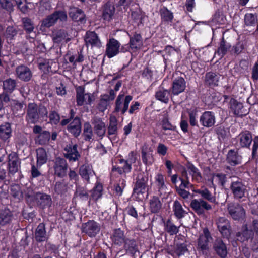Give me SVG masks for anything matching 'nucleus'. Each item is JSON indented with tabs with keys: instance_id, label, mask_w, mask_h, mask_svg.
I'll list each match as a JSON object with an SVG mask.
<instances>
[{
	"instance_id": "34",
	"label": "nucleus",
	"mask_w": 258,
	"mask_h": 258,
	"mask_svg": "<svg viewBox=\"0 0 258 258\" xmlns=\"http://www.w3.org/2000/svg\"><path fill=\"white\" fill-rule=\"evenodd\" d=\"M149 210L152 213H158L161 211L162 207V203L160 198L154 196L150 199L149 202Z\"/></svg>"
},
{
	"instance_id": "55",
	"label": "nucleus",
	"mask_w": 258,
	"mask_h": 258,
	"mask_svg": "<svg viewBox=\"0 0 258 258\" xmlns=\"http://www.w3.org/2000/svg\"><path fill=\"white\" fill-rule=\"evenodd\" d=\"M83 136L86 141H90L92 139V127L89 122H86L83 125Z\"/></svg>"
},
{
	"instance_id": "58",
	"label": "nucleus",
	"mask_w": 258,
	"mask_h": 258,
	"mask_svg": "<svg viewBox=\"0 0 258 258\" xmlns=\"http://www.w3.org/2000/svg\"><path fill=\"white\" fill-rule=\"evenodd\" d=\"M125 186V180L124 179H119L118 183L114 185L115 196L118 197L121 196Z\"/></svg>"
},
{
	"instance_id": "5",
	"label": "nucleus",
	"mask_w": 258,
	"mask_h": 258,
	"mask_svg": "<svg viewBox=\"0 0 258 258\" xmlns=\"http://www.w3.org/2000/svg\"><path fill=\"white\" fill-rule=\"evenodd\" d=\"M213 238L208 228L203 229V233L199 235L197 239V249L199 252L207 256L210 250V241Z\"/></svg>"
},
{
	"instance_id": "36",
	"label": "nucleus",
	"mask_w": 258,
	"mask_h": 258,
	"mask_svg": "<svg viewBox=\"0 0 258 258\" xmlns=\"http://www.w3.org/2000/svg\"><path fill=\"white\" fill-rule=\"evenodd\" d=\"M172 209L174 215L177 219H181L187 214V212L183 208L181 203L177 200L173 202Z\"/></svg>"
},
{
	"instance_id": "31",
	"label": "nucleus",
	"mask_w": 258,
	"mask_h": 258,
	"mask_svg": "<svg viewBox=\"0 0 258 258\" xmlns=\"http://www.w3.org/2000/svg\"><path fill=\"white\" fill-rule=\"evenodd\" d=\"M115 10L114 6L111 2H106L102 7V17L103 20L109 21L112 19Z\"/></svg>"
},
{
	"instance_id": "22",
	"label": "nucleus",
	"mask_w": 258,
	"mask_h": 258,
	"mask_svg": "<svg viewBox=\"0 0 258 258\" xmlns=\"http://www.w3.org/2000/svg\"><path fill=\"white\" fill-rule=\"evenodd\" d=\"M85 41L87 45H90L92 47L100 48L102 46L101 41L95 31H87Z\"/></svg>"
},
{
	"instance_id": "56",
	"label": "nucleus",
	"mask_w": 258,
	"mask_h": 258,
	"mask_svg": "<svg viewBox=\"0 0 258 258\" xmlns=\"http://www.w3.org/2000/svg\"><path fill=\"white\" fill-rule=\"evenodd\" d=\"M12 219V213L8 209H5L0 213V225L4 226L9 223Z\"/></svg>"
},
{
	"instance_id": "20",
	"label": "nucleus",
	"mask_w": 258,
	"mask_h": 258,
	"mask_svg": "<svg viewBox=\"0 0 258 258\" xmlns=\"http://www.w3.org/2000/svg\"><path fill=\"white\" fill-rule=\"evenodd\" d=\"M236 139L240 147L249 148L252 141V134L249 131L242 132L237 136Z\"/></svg>"
},
{
	"instance_id": "29",
	"label": "nucleus",
	"mask_w": 258,
	"mask_h": 258,
	"mask_svg": "<svg viewBox=\"0 0 258 258\" xmlns=\"http://www.w3.org/2000/svg\"><path fill=\"white\" fill-rule=\"evenodd\" d=\"M253 234V231L249 229L247 224H245L242 226L241 231L236 233V236L238 240L244 242L250 239Z\"/></svg>"
},
{
	"instance_id": "53",
	"label": "nucleus",
	"mask_w": 258,
	"mask_h": 258,
	"mask_svg": "<svg viewBox=\"0 0 258 258\" xmlns=\"http://www.w3.org/2000/svg\"><path fill=\"white\" fill-rule=\"evenodd\" d=\"M251 160H254L258 168V136H256L253 139V144L252 147Z\"/></svg>"
},
{
	"instance_id": "38",
	"label": "nucleus",
	"mask_w": 258,
	"mask_h": 258,
	"mask_svg": "<svg viewBox=\"0 0 258 258\" xmlns=\"http://www.w3.org/2000/svg\"><path fill=\"white\" fill-rule=\"evenodd\" d=\"M230 109L234 115L242 117L244 115L242 111V109L243 108L242 103L238 102L237 100L234 98H231L230 101Z\"/></svg>"
},
{
	"instance_id": "60",
	"label": "nucleus",
	"mask_w": 258,
	"mask_h": 258,
	"mask_svg": "<svg viewBox=\"0 0 258 258\" xmlns=\"http://www.w3.org/2000/svg\"><path fill=\"white\" fill-rule=\"evenodd\" d=\"M22 21L23 25V28L26 33L30 34L34 30V27L31 20L28 17H25L22 18Z\"/></svg>"
},
{
	"instance_id": "8",
	"label": "nucleus",
	"mask_w": 258,
	"mask_h": 258,
	"mask_svg": "<svg viewBox=\"0 0 258 258\" xmlns=\"http://www.w3.org/2000/svg\"><path fill=\"white\" fill-rule=\"evenodd\" d=\"M133 98L131 95H128L124 97L123 94H119L115 100L113 112L117 113L120 112L121 114L124 115L128 109L129 104Z\"/></svg>"
},
{
	"instance_id": "16",
	"label": "nucleus",
	"mask_w": 258,
	"mask_h": 258,
	"mask_svg": "<svg viewBox=\"0 0 258 258\" xmlns=\"http://www.w3.org/2000/svg\"><path fill=\"white\" fill-rule=\"evenodd\" d=\"M186 81L184 78L181 76L175 78L172 81L170 90L171 95L177 96L180 93L184 92L186 86Z\"/></svg>"
},
{
	"instance_id": "52",
	"label": "nucleus",
	"mask_w": 258,
	"mask_h": 258,
	"mask_svg": "<svg viewBox=\"0 0 258 258\" xmlns=\"http://www.w3.org/2000/svg\"><path fill=\"white\" fill-rule=\"evenodd\" d=\"M165 180L164 176L161 173H158L155 176V181L158 191L165 190L167 189Z\"/></svg>"
},
{
	"instance_id": "14",
	"label": "nucleus",
	"mask_w": 258,
	"mask_h": 258,
	"mask_svg": "<svg viewBox=\"0 0 258 258\" xmlns=\"http://www.w3.org/2000/svg\"><path fill=\"white\" fill-rule=\"evenodd\" d=\"M217 228L223 238L229 239L232 232L230 221L225 217H220L217 222Z\"/></svg>"
},
{
	"instance_id": "6",
	"label": "nucleus",
	"mask_w": 258,
	"mask_h": 258,
	"mask_svg": "<svg viewBox=\"0 0 258 258\" xmlns=\"http://www.w3.org/2000/svg\"><path fill=\"white\" fill-rule=\"evenodd\" d=\"M67 20V14L64 11L56 10L42 20L41 27L49 28L54 25L58 20L64 22Z\"/></svg>"
},
{
	"instance_id": "39",
	"label": "nucleus",
	"mask_w": 258,
	"mask_h": 258,
	"mask_svg": "<svg viewBox=\"0 0 258 258\" xmlns=\"http://www.w3.org/2000/svg\"><path fill=\"white\" fill-rule=\"evenodd\" d=\"M159 14L162 22L165 24L171 23L174 18L173 13L166 7H163L159 10Z\"/></svg>"
},
{
	"instance_id": "28",
	"label": "nucleus",
	"mask_w": 258,
	"mask_h": 258,
	"mask_svg": "<svg viewBox=\"0 0 258 258\" xmlns=\"http://www.w3.org/2000/svg\"><path fill=\"white\" fill-rule=\"evenodd\" d=\"M185 166L189 175L191 176L192 181L197 183L201 182L203 177L199 169L189 161L186 163Z\"/></svg>"
},
{
	"instance_id": "4",
	"label": "nucleus",
	"mask_w": 258,
	"mask_h": 258,
	"mask_svg": "<svg viewBox=\"0 0 258 258\" xmlns=\"http://www.w3.org/2000/svg\"><path fill=\"white\" fill-rule=\"evenodd\" d=\"M29 200L30 205L35 203L39 208L43 210L50 208L52 204L51 196L44 192H37L33 197L28 195L26 198L27 203Z\"/></svg>"
},
{
	"instance_id": "54",
	"label": "nucleus",
	"mask_w": 258,
	"mask_h": 258,
	"mask_svg": "<svg viewBox=\"0 0 258 258\" xmlns=\"http://www.w3.org/2000/svg\"><path fill=\"white\" fill-rule=\"evenodd\" d=\"M54 190L56 194L62 195L67 191L68 184L64 180L57 181L54 185Z\"/></svg>"
},
{
	"instance_id": "9",
	"label": "nucleus",
	"mask_w": 258,
	"mask_h": 258,
	"mask_svg": "<svg viewBox=\"0 0 258 258\" xmlns=\"http://www.w3.org/2000/svg\"><path fill=\"white\" fill-rule=\"evenodd\" d=\"M227 210L231 217L235 221H242L245 218V211L243 207L238 203L228 204Z\"/></svg>"
},
{
	"instance_id": "49",
	"label": "nucleus",
	"mask_w": 258,
	"mask_h": 258,
	"mask_svg": "<svg viewBox=\"0 0 258 258\" xmlns=\"http://www.w3.org/2000/svg\"><path fill=\"white\" fill-rule=\"evenodd\" d=\"M117 119L114 116H110L107 133L109 135H115L117 134Z\"/></svg>"
},
{
	"instance_id": "12",
	"label": "nucleus",
	"mask_w": 258,
	"mask_h": 258,
	"mask_svg": "<svg viewBox=\"0 0 258 258\" xmlns=\"http://www.w3.org/2000/svg\"><path fill=\"white\" fill-rule=\"evenodd\" d=\"M68 167V163L64 158L60 157H56L53 166L54 175L61 178L65 177L67 175Z\"/></svg>"
},
{
	"instance_id": "61",
	"label": "nucleus",
	"mask_w": 258,
	"mask_h": 258,
	"mask_svg": "<svg viewBox=\"0 0 258 258\" xmlns=\"http://www.w3.org/2000/svg\"><path fill=\"white\" fill-rule=\"evenodd\" d=\"M11 133V129L9 124H6L0 126V137L3 140L8 139Z\"/></svg>"
},
{
	"instance_id": "19",
	"label": "nucleus",
	"mask_w": 258,
	"mask_h": 258,
	"mask_svg": "<svg viewBox=\"0 0 258 258\" xmlns=\"http://www.w3.org/2000/svg\"><path fill=\"white\" fill-rule=\"evenodd\" d=\"M242 156L238 153L237 149H230L228 151L226 157L227 163L231 166H235L242 163Z\"/></svg>"
},
{
	"instance_id": "63",
	"label": "nucleus",
	"mask_w": 258,
	"mask_h": 258,
	"mask_svg": "<svg viewBox=\"0 0 258 258\" xmlns=\"http://www.w3.org/2000/svg\"><path fill=\"white\" fill-rule=\"evenodd\" d=\"M48 117L49 118V122L52 125H56L59 123H60V115L56 111H50Z\"/></svg>"
},
{
	"instance_id": "46",
	"label": "nucleus",
	"mask_w": 258,
	"mask_h": 258,
	"mask_svg": "<svg viewBox=\"0 0 258 258\" xmlns=\"http://www.w3.org/2000/svg\"><path fill=\"white\" fill-rule=\"evenodd\" d=\"M180 240L182 242H177L176 244L175 253L178 256L184 255L188 251L187 241L184 237L183 236V237L180 238Z\"/></svg>"
},
{
	"instance_id": "41",
	"label": "nucleus",
	"mask_w": 258,
	"mask_h": 258,
	"mask_svg": "<svg viewBox=\"0 0 258 258\" xmlns=\"http://www.w3.org/2000/svg\"><path fill=\"white\" fill-rule=\"evenodd\" d=\"M36 165L37 167H41L47 161V155L46 150L43 148H39L36 150Z\"/></svg>"
},
{
	"instance_id": "13",
	"label": "nucleus",
	"mask_w": 258,
	"mask_h": 258,
	"mask_svg": "<svg viewBox=\"0 0 258 258\" xmlns=\"http://www.w3.org/2000/svg\"><path fill=\"white\" fill-rule=\"evenodd\" d=\"M221 75L217 71H210L205 73L204 78V85L210 88H214L219 86Z\"/></svg>"
},
{
	"instance_id": "43",
	"label": "nucleus",
	"mask_w": 258,
	"mask_h": 258,
	"mask_svg": "<svg viewBox=\"0 0 258 258\" xmlns=\"http://www.w3.org/2000/svg\"><path fill=\"white\" fill-rule=\"evenodd\" d=\"M93 170L92 167L88 164H84L79 168V174L82 179L85 180L87 182L90 180V176L92 175Z\"/></svg>"
},
{
	"instance_id": "10",
	"label": "nucleus",
	"mask_w": 258,
	"mask_h": 258,
	"mask_svg": "<svg viewBox=\"0 0 258 258\" xmlns=\"http://www.w3.org/2000/svg\"><path fill=\"white\" fill-rule=\"evenodd\" d=\"M78 145L76 143H73L71 141L64 147L63 150L64 157L68 159L69 162L78 161L81 157V154L78 150Z\"/></svg>"
},
{
	"instance_id": "26",
	"label": "nucleus",
	"mask_w": 258,
	"mask_h": 258,
	"mask_svg": "<svg viewBox=\"0 0 258 258\" xmlns=\"http://www.w3.org/2000/svg\"><path fill=\"white\" fill-rule=\"evenodd\" d=\"M69 16L72 19L81 23L86 22V15L84 12L78 7H73L70 9L69 12Z\"/></svg>"
},
{
	"instance_id": "21",
	"label": "nucleus",
	"mask_w": 258,
	"mask_h": 258,
	"mask_svg": "<svg viewBox=\"0 0 258 258\" xmlns=\"http://www.w3.org/2000/svg\"><path fill=\"white\" fill-rule=\"evenodd\" d=\"M215 122V114L212 111H205L200 117V123L202 126L206 127L213 126Z\"/></svg>"
},
{
	"instance_id": "51",
	"label": "nucleus",
	"mask_w": 258,
	"mask_h": 258,
	"mask_svg": "<svg viewBox=\"0 0 258 258\" xmlns=\"http://www.w3.org/2000/svg\"><path fill=\"white\" fill-rule=\"evenodd\" d=\"M85 88L80 86L76 88V102L78 106H82L85 102Z\"/></svg>"
},
{
	"instance_id": "25",
	"label": "nucleus",
	"mask_w": 258,
	"mask_h": 258,
	"mask_svg": "<svg viewBox=\"0 0 258 258\" xmlns=\"http://www.w3.org/2000/svg\"><path fill=\"white\" fill-rule=\"evenodd\" d=\"M123 247L126 253L133 256L139 251L137 241L133 238H126L123 243Z\"/></svg>"
},
{
	"instance_id": "48",
	"label": "nucleus",
	"mask_w": 258,
	"mask_h": 258,
	"mask_svg": "<svg viewBox=\"0 0 258 258\" xmlns=\"http://www.w3.org/2000/svg\"><path fill=\"white\" fill-rule=\"evenodd\" d=\"M76 197H79L81 200L87 201L89 198V194L85 187L76 184V191L74 194Z\"/></svg>"
},
{
	"instance_id": "57",
	"label": "nucleus",
	"mask_w": 258,
	"mask_h": 258,
	"mask_svg": "<svg viewBox=\"0 0 258 258\" xmlns=\"http://www.w3.org/2000/svg\"><path fill=\"white\" fill-rule=\"evenodd\" d=\"M37 138L40 145H46L50 140V133L48 131H43L42 133L37 136Z\"/></svg>"
},
{
	"instance_id": "30",
	"label": "nucleus",
	"mask_w": 258,
	"mask_h": 258,
	"mask_svg": "<svg viewBox=\"0 0 258 258\" xmlns=\"http://www.w3.org/2000/svg\"><path fill=\"white\" fill-rule=\"evenodd\" d=\"M126 238L124 235V231L120 228L115 229L111 236V239L113 243L118 246H121L123 245Z\"/></svg>"
},
{
	"instance_id": "62",
	"label": "nucleus",
	"mask_w": 258,
	"mask_h": 258,
	"mask_svg": "<svg viewBox=\"0 0 258 258\" xmlns=\"http://www.w3.org/2000/svg\"><path fill=\"white\" fill-rule=\"evenodd\" d=\"M95 133L100 137H103L105 133V124L102 121L96 123L94 126Z\"/></svg>"
},
{
	"instance_id": "42",
	"label": "nucleus",
	"mask_w": 258,
	"mask_h": 258,
	"mask_svg": "<svg viewBox=\"0 0 258 258\" xmlns=\"http://www.w3.org/2000/svg\"><path fill=\"white\" fill-rule=\"evenodd\" d=\"M194 191L196 194L200 195L203 200H206L210 203L214 204L218 203L216 201V197L215 196H213L211 192L207 188H205L204 189H195Z\"/></svg>"
},
{
	"instance_id": "2",
	"label": "nucleus",
	"mask_w": 258,
	"mask_h": 258,
	"mask_svg": "<svg viewBox=\"0 0 258 258\" xmlns=\"http://www.w3.org/2000/svg\"><path fill=\"white\" fill-rule=\"evenodd\" d=\"M76 112L73 109L70 110L68 118L62 119L60 125L64 126L67 125V130L74 137L80 136L82 131V123L80 117L76 115Z\"/></svg>"
},
{
	"instance_id": "11",
	"label": "nucleus",
	"mask_w": 258,
	"mask_h": 258,
	"mask_svg": "<svg viewBox=\"0 0 258 258\" xmlns=\"http://www.w3.org/2000/svg\"><path fill=\"white\" fill-rule=\"evenodd\" d=\"M81 230L83 233L90 237H95L100 231V225L93 220H89L82 224Z\"/></svg>"
},
{
	"instance_id": "47",
	"label": "nucleus",
	"mask_w": 258,
	"mask_h": 258,
	"mask_svg": "<svg viewBox=\"0 0 258 258\" xmlns=\"http://www.w3.org/2000/svg\"><path fill=\"white\" fill-rule=\"evenodd\" d=\"M164 230L170 235H174L179 232V227L176 226L170 219H168L164 223Z\"/></svg>"
},
{
	"instance_id": "35",
	"label": "nucleus",
	"mask_w": 258,
	"mask_h": 258,
	"mask_svg": "<svg viewBox=\"0 0 258 258\" xmlns=\"http://www.w3.org/2000/svg\"><path fill=\"white\" fill-rule=\"evenodd\" d=\"M17 77L24 81H29L32 77L31 71L24 66L17 67Z\"/></svg>"
},
{
	"instance_id": "37",
	"label": "nucleus",
	"mask_w": 258,
	"mask_h": 258,
	"mask_svg": "<svg viewBox=\"0 0 258 258\" xmlns=\"http://www.w3.org/2000/svg\"><path fill=\"white\" fill-rule=\"evenodd\" d=\"M91 194L89 197L90 201L97 202L102 196L103 185L99 182H96L95 186L91 191Z\"/></svg>"
},
{
	"instance_id": "7",
	"label": "nucleus",
	"mask_w": 258,
	"mask_h": 258,
	"mask_svg": "<svg viewBox=\"0 0 258 258\" xmlns=\"http://www.w3.org/2000/svg\"><path fill=\"white\" fill-rule=\"evenodd\" d=\"M230 189L233 195V198L238 201H241L246 197L247 193V186L241 179L233 181L230 184Z\"/></svg>"
},
{
	"instance_id": "3",
	"label": "nucleus",
	"mask_w": 258,
	"mask_h": 258,
	"mask_svg": "<svg viewBox=\"0 0 258 258\" xmlns=\"http://www.w3.org/2000/svg\"><path fill=\"white\" fill-rule=\"evenodd\" d=\"M149 177L147 173L144 172H139L136 178L134 179L133 185V195L139 197L140 195H143L147 193L148 196Z\"/></svg>"
},
{
	"instance_id": "33",
	"label": "nucleus",
	"mask_w": 258,
	"mask_h": 258,
	"mask_svg": "<svg viewBox=\"0 0 258 258\" xmlns=\"http://www.w3.org/2000/svg\"><path fill=\"white\" fill-rule=\"evenodd\" d=\"M231 48V44L225 40L223 36L218 44V46L215 51V54H217L220 58H222L227 54L228 51Z\"/></svg>"
},
{
	"instance_id": "64",
	"label": "nucleus",
	"mask_w": 258,
	"mask_h": 258,
	"mask_svg": "<svg viewBox=\"0 0 258 258\" xmlns=\"http://www.w3.org/2000/svg\"><path fill=\"white\" fill-rule=\"evenodd\" d=\"M16 86V82L14 80L11 79L5 80L3 82V88L7 92L13 91Z\"/></svg>"
},
{
	"instance_id": "27",
	"label": "nucleus",
	"mask_w": 258,
	"mask_h": 258,
	"mask_svg": "<svg viewBox=\"0 0 258 258\" xmlns=\"http://www.w3.org/2000/svg\"><path fill=\"white\" fill-rule=\"evenodd\" d=\"M130 41L128 45L131 49L136 51L140 49L142 45V37L140 33L135 32L133 35L129 34Z\"/></svg>"
},
{
	"instance_id": "1",
	"label": "nucleus",
	"mask_w": 258,
	"mask_h": 258,
	"mask_svg": "<svg viewBox=\"0 0 258 258\" xmlns=\"http://www.w3.org/2000/svg\"><path fill=\"white\" fill-rule=\"evenodd\" d=\"M48 117V110L42 103L37 105L35 103H29L27 107V119L31 123H36L45 120Z\"/></svg>"
},
{
	"instance_id": "18",
	"label": "nucleus",
	"mask_w": 258,
	"mask_h": 258,
	"mask_svg": "<svg viewBox=\"0 0 258 258\" xmlns=\"http://www.w3.org/2000/svg\"><path fill=\"white\" fill-rule=\"evenodd\" d=\"M120 159H118L116 163L119 164H124L122 167L117 165H112L111 171L112 172H117L119 175H124L126 176L127 174L131 172L132 170V164L125 161L123 157L119 155Z\"/></svg>"
},
{
	"instance_id": "23",
	"label": "nucleus",
	"mask_w": 258,
	"mask_h": 258,
	"mask_svg": "<svg viewBox=\"0 0 258 258\" xmlns=\"http://www.w3.org/2000/svg\"><path fill=\"white\" fill-rule=\"evenodd\" d=\"M171 96L172 95L170 89H165L162 85L159 86L155 93L156 99L165 104L169 102Z\"/></svg>"
},
{
	"instance_id": "17",
	"label": "nucleus",
	"mask_w": 258,
	"mask_h": 258,
	"mask_svg": "<svg viewBox=\"0 0 258 258\" xmlns=\"http://www.w3.org/2000/svg\"><path fill=\"white\" fill-rule=\"evenodd\" d=\"M120 43L114 38H110L106 45L105 55L108 58H111L119 53Z\"/></svg>"
},
{
	"instance_id": "40",
	"label": "nucleus",
	"mask_w": 258,
	"mask_h": 258,
	"mask_svg": "<svg viewBox=\"0 0 258 258\" xmlns=\"http://www.w3.org/2000/svg\"><path fill=\"white\" fill-rule=\"evenodd\" d=\"M246 42L244 41L238 39L235 44L231 46L230 52L235 56H238L241 53H244L246 50Z\"/></svg>"
},
{
	"instance_id": "59",
	"label": "nucleus",
	"mask_w": 258,
	"mask_h": 258,
	"mask_svg": "<svg viewBox=\"0 0 258 258\" xmlns=\"http://www.w3.org/2000/svg\"><path fill=\"white\" fill-rule=\"evenodd\" d=\"M67 33L64 30H59L53 34V41L55 43H60L66 38Z\"/></svg>"
},
{
	"instance_id": "44",
	"label": "nucleus",
	"mask_w": 258,
	"mask_h": 258,
	"mask_svg": "<svg viewBox=\"0 0 258 258\" xmlns=\"http://www.w3.org/2000/svg\"><path fill=\"white\" fill-rule=\"evenodd\" d=\"M160 124L161 125L162 129L165 131H171L177 132L176 126L172 124L170 122L168 115H164L160 120Z\"/></svg>"
},
{
	"instance_id": "32",
	"label": "nucleus",
	"mask_w": 258,
	"mask_h": 258,
	"mask_svg": "<svg viewBox=\"0 0 258 258\" xmlns=\"http://www.w3.org/2000/svg\"><path fill=\"white\" fill-rule=\"evenodd\" d=\"M213 249L221 258H225L228 253L226 244L221 239H217L213 245Z\"/></svg>"
},
{
	"instance_id": "15",
	"label": "nucleus",
	"mask_w": 258,
	"mask_h": 258,
	"mask_svg": "<svg viewBox=\"0 0 258 258\" xmlns=\"http://www.w3.org/2000/svg\"><path fill=\"white\" fill-rule=\"evenodd\" d=\"M190 207L199 215L203 214L205 210L209 211L212 209L210 204L202 199L192 200Z\"/></svg>"
},
{
	"instance_id": "24",
	"label": "nucleus",
	"mask_w": 258,
	"mask_h": 258,
	"mask_svg": "<svg viewBox=\"0 0 258 258\" xmlns=\"http://www.w3.org/2000/svg\"><path fill=\"white\" fill-rule=\"evenodd\" d=\"M34 238L36 242L40 243L47 241L49 236L47 234L45 224L42 222L39 224L34 233Z\"/></svg>"
},
{
	"instance_id": "45",
	"label": "nucleus",
	"mask_w": 258,
	"mask_h": 258,
	"mask_svg": "<svg viewBox=\"0 0 258 258\" xmlns=\"http://www.w3.org/2000/svg\"><path fill=\"white\" fill-rule=\"evenodd\" d=\"M141 156L143 163L146 166H150L153 164V157L152 154L147 151V148L143 147L141 149Z\"/></svg>"
},
{
	"instance_id": "50",
	"label": "nucleus",
	"mask_w": 258,
	"mask_h": 258,
	"mask_svg": "<svg viewBox=\"0 0 258 258\" xmlns=\"http://www.w3.org/2000/svg\"><path fill=\"white\" fill-rule=\"evenodd\" d=\"M244 24L246 26H254L257 21V14L256 13H247L244 15Z\"/></svg>"
}]
</instances>
